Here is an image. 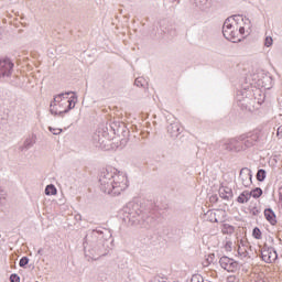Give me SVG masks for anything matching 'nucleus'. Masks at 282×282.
I'll list each match as a JSON object with an SVG mask.
<instances>
[{
	"label": "nucleus",
	"mask_w": 282,
	"mask_h": 282,
	"mask_svg": "<svg viewBox=\"0 0 282 282\" xmlns=\"http://www.w3.org/2000/svg\"><path fill=\"white\" fill-rule=\"evenodd\" d=\"M262 195H263V189H261L260 187H256L254 189L249 192V196L253 197L254 199H259V197H261Z\"/></svg>",
	"instance_id": "nucleus-20"
},
{
	"label": "nucleus",
	"mask_w": 282,
	"mask_h": 282,
	"mask_svg": "<svg viewBox=\"0 0 282 282\" xmlns=\"http://www.w3.org/2000/svg\"><path fill=\"white\" fill-rule=\"evenodd\" d=\"M252 32L250 20L242 17L228 18L223 26V34L227 41L239 43L241 39H246Z\"/></svg>",
	"instance_id": "nucleus-3"
},
{
	"label": "nucleus",
	"mask_w": 282,
	"mask_h": 282,
	"mask_svg": "<svg viewBox=\"0 0 282 282\" xmlns=\"http://www.w3.org/2000/svg\"><path fill=\"white\" fill-rule=\"evenodd\" d=\"M210 202H217V195L210 197Z\"/></svg>",
	"instance_id": "nucleus-38"
},
{
	"label": "nucleus",
	"mask_w": 282,
	"mask_h": 282,
	"mask_svg": "<svg viewBox=\"0 0 282 282\" xmlns=\"http://www.w3.org/2000/svg\"><path fill=\"white\" fill-rule=\"evenodd\" d=\"M69 94L72 93H62V94H58L54 97L53 101H51V105H50V112L52 113V116H58V107H61V102H62V98L61 96H69Z\"/></svg>",
	"instance_id": "nucleus-11"
},
{
	"label": "nucleus",
	"mask_w": 282,
	"mask_h": 282,
	"mask_svg": "<svg viewBox=\"0 0 282 282\" xmlns=\"http://www.w3.org/2000/svg\"><path fill=\"white\" fill-rule=\"evenodd\" d=\"M48 130L51 131V133L53 135H61V133H63V129H58V128H52L50 127Z\"/></svg>",
	"instance_id": "nucleus-29"
},
{
	"label": "nucleus",
	"mask_w": 282,
	"mask_h": 282,
	"mask_svg": "<svg viewBox=\"0 0 282 282\" xmlns=\"http://www.w3.org/2000/svg\"><path fill=\"white\" fill-rule=\"evenodd\" d=\"M77 219H80V216H78Z\"/></svg>",
	"instance_id": "nucleus-45"
},
{
	"label": "nucleus",
	"mask_w": 282,
	"mask_h": 282,
	"mask_svg": "<svg viewBox=\"0 0 282 282\" xmlns=\"http://www.w3.org/2000/svg\"><path fill=\"white\" fill-rule=\"evenodd\" d=\"M241 135L246 149H251V147H256L261 142H265L268 138V134H265V132L261 130H254L252 132H248Z\"/></svg>",
	"instance_id": "nucleus-6"
},
{
	"label": "nucleus",
	"mask_w": 282,
	"mask_h": 282,
	"mask_svg": "<svg viewBox=\"0 0 282 282\" xmlns=\"http://www.w3.org/2000/svg\"><path fill=\"white\" fill-rule=\"evenodd\" d=\"M37 254H43V249H39Z\"/></svg>",
	"instance_id": "nucleus-39"
},
{
	"label": "nucleus",
	"mask_w": 282,
	"mask_h": 282,
	"mask_svg": "<svg viewBox=\"0 0 282 282\" xmlns=\"http://www.w3.org/2000/svg\"><path fill=\"white\" fill-rule=\"evenodd\" d=\"M278 137L282 138V126L278 128Z\"/></svg>",
	"instance_id": "nucleus-35"
},
{
	"label": "nucleus",
	"mask_w": 282,
	"mask_h": 282,
	"mask_svg": "<svg viewBox=\"0 0 282 282\" xmlns=\"http://www.w3.org/2000/svg\"><path fill=\"white\" fill-rule=\"evenodd\" d=\"M70 94H73V96L67 101L68 102L67 109L58 112V116H61L62 118L63 116H65V113H69V111H72V109L76 107V102H78V96H76V93L70 91Z\"/></svg>",
	"instance_id": "nucleus-14"
},
{
	"label": "nucleus",
	"mask_w": 282,
	"mask_h": 282,
	"mask_svg": "<svg viewBox=\"0 0 282 282\" xmlns=\"http://www.w3.org/2000/svg\"><path fill=\"white\" fill-rule=\"evenodd\" d=\"M134 85L135 87H147L149 83L147 82V79H144V77H137L134 80Z\"/></svg>",
	"instance_id": "nucleus-21"
},
{
	"label": "nucleus",
	"mask_w": 282,
	"mask_h": 282,
	"mask_svg": "<svg viewBox=\"0 0 282 282\" xmlns=\"http://www.w3.org/2000/svg\"><path fill=\"white\" fill-rule=\"evenodd\" d=\"M155 221H158V215L153 212L145 210L141 214L138 226H141V228H153V226H155Z\"/></svg>",
	"instance_id": "nucleus-9"
},
{
	"label": "nucleus",
	"mask_w": 282,
	"mask_h": 282,
	"mask_svg": "<svg viewBox=\"0 0 282 282\" xmlns=\"http://www.w3.org/2000/svg\"><path fill=\"white\" fill-rule=\"evenodd\" d=\"M261 257H262V261H264V263H270V260H269L270 250H263L261 252Z\"/></svg>",
	"instance_id": "nucleus-26"
},
{
	"label": "nucleus",
	"mask_w": 282,
	"mask_h": 282,
	"mask_svg": "<svg viewBox=\"0 0 282 282\" xmlns=\"http://www.w3.org/2000/svg\"><path fill=\"white\" fill-rule=\"evenodd\" d=\"M12 67H14V64L11 63L10 59H0V69H2V72H10Z\"/></svg>",
	"instance_id": "nucleus-18"
},
{
	"label": "nucleus",
	"mask_w": 282,
	"mask_h": 282,
	"mask_svg": "<svg viewBox=\"0 0 282 282\" xmlns=\"http://www.w3.org/2000/svg\"><path fill=\"white\" fill-rule=\"evenodd\" d=\"M264 217L267 221L270 223L271 226H274L276 224V215L271 208L264 209Z\"/></svg>",
	"instance_id": "nucleus-16"
},
{
	"label": "nucleus",
	"mask_w": 282,
	"mask_h": 282,
	"mask_svg": "<svg viewBox=\"0 0 282 282\" xmlns=\"http://www.w3.org/2000/svg\"><path fill=\"white\" fill-rule=\"evenodd\" d=\"M269 260H270V263L276 260V251L269 250Z\"/></svg>",
	"instance_id": "nucleus-32"
},
{
	"label": "nucleus",
	"mask_w": 282,
	"mask_h": 282,
	"mask_svg": "<svg viewBox=\"0 0 282 282\" xmlns=\"http://www.w3.org/2000/svg\"><path fill=\"white\" fill-rule=\"evenodd\" d=\"M77 219H80V216H78Z\"/></svg>",
	"instance_id": "nucleus-44"
},
{
	"label": "nucleus",
	"mask_w": 282,
	"mask_h": 282,
	"mask_svg": "<svg viewBox=\"0 0 282 282\" xmlns=\"http://www.w3.org/2000/svg\"><path fill=\"white\" fill-rule=\"evenodd\" d=\"M242 96V98H250L252 96V90L245 88L243 90L238 91L237 97Z\"/></svg>",
	"instance_id": "nucleus-23"
},
{
	"label": "nucleus",
	"mask_w": 282,
	"mask_h": 282,
	"mask_svg": "<svg viewBox=\"0 0 282 282\" xmlns=\"http://www.w3.org/2000/svg\"><path fill=\"white\" fill-rule=\"evenodd\" d=\"M191 282H204V278L199 274H194L191 279Z\"/></svg>",
	"instance_id": "nucleus-31"
},
{
	"label": "nucleus",
	"mask_w": 282,
	"mask_h": 282,
	"mask_svg": "<svg viewBox=\"0 0 282 282\" xmlns=\"http://www.w3.org/2000/svg\"><path fill=\"white\" fill-rule=\"evenodd\" d=\"M252 215H259V209L253 208V209H252Z\"/></svg>",
	"instance_id": "nucleus-37"
},
{
	"label": "nucleus",
	"mask_w": 282,
	"mask_h": 282,
	"mask_svg": "<svg viewBox=\"0 0 282 282\" xmlns=\"http://www.w3.org/2000/svg\"><path fill=\"white\" fill-rule=\"evenodd\" d=\"M256 177L258 182H263L265 180V170H258Z\"/></svg>",
	"instance_id": "nucleus-25"
},
{
	"label": "nucleus",
	"mask_w": 282,
	"mask_h": 282,
	"mask_svg": "<svg viewBox=\"0 0 282 282\" xmlns=\"http://www.w3.org/2000/svg\"><path fill=\"white\" fill-rule=\"evenodd\" d=\"M108 127V133H113L115 135H121V144H127L129 142V129L124 123L120 121H113L106 123Z\"/></svg>",
	"instance_id": "nucleus-7"
},
{
	"label": "nucleus",
	"mask_w": 282,
	"mask_h": 282,
	"mask_svg": "<svg viewBox=\"0 0 282 282\" xmlns=\"http://www.w3.org/2000/svg\"><path fill=\"white\" fill-rule=\"evenodd\" d=\"M219 263L224 270H227V272H235L239 268L238 261H235V259L226 256L220 258Z\"/></svg>",
	"instance_id": "nucleus-10"
},
{
	"label": "nucleus",
	"mask_w": 282,
	"mask_h": 282,
	"mask_svg": "<svg viewBox=\"0 0 282 282\" xmlns=\"http://www.w3.org/2000/svg\"><path fill=\"white\" fill-rule=\"evenodd\" d=\"M93 140L96 144H99V147H107V142L111 140V135H109V126L100 124L93 135Z\"/></svg>",
	"instance_id": "nucleus-8"
},
{
	"label": "nucleus",
	"mask_w": 282,
	"mask_h": 282,
	"mask_svg": "<svg viewBox=\"0 0 282 282\" xmlns=\"http://www.w3.org/2000/svg\"><path fill=\"white\" fill-rule=\"evenodd\" d=\"M237 202H238L239 204H248V202H250V192H248V191L242 192V193L238 196Z\"/></svg>",
	"instance_id": "nucleus-19"
},
{
	"label": "nucleus",
	"mask_w": 282,
	"mask_h": 282,
	"mask_svg": "<svg viewBox=\"0 0 282 282\" xmlns=\"http://www.w3.org/2000/svg\"><path fill=\"white\" fill-rule=\"evenodd\" d=\"M12 73L10 72H0V83H8L10 80Z\"/></svg>",
	"instance_id": "nucleus-22"
},
{
	"label": "nucleus",
	"mask_w": 282,
	"mask_h": 282,
	"mask_svg": "<svg viewBox=\"0 0 282 282\" xmlns=\"http://www.w3.org/2000/svg\"><path fill=\"white\" fill-rule=\"evenodd\" d=\"M215 258V254H210L207 259V263H213V259Z\"/></svg>",
	"instance_id": "nucleus-36"
},
{
	"label": "nucleus",
	"mask_w": 282,
	"mask_h": 282,
	"mask_svg": "<svg viewBox=\"0 0 282 282\" xmlns=\"http://www.w3.org/2000/svg\"><path fill=\"white\" fill-rule=\"evenodd\" d=\"M34 144H36V137H29L25 139L23 144L20 145L19 150L22 152L30 151Z\"/></svg>",
	"instance_id": "nucleus-15"
},
{
	"label": "nucleus",
	"mask_w": 282,
	"mask_h": 282,
	"mask_svg": "<svg viewBox=\"0 0 282 282\" xmlns=\"http://www.w3.org/2000/svg\"><path fill=\"white\" fill-rule=\"evenodd\" d=\"M142 213H144L142 205L133 202L128 203L122 209L123 220L129 221L132 226H138L142 218Z\"/></svg>",
	"instance_id": "nucleus-5"
},
{
	"label": "nucleus",
	"mask_w": 282,
	"mask_h": 282,
	"mask_svg": "<svg viewBox=\"0 0 282 282\" xmlns=\"http://www.w3.org/2000/svg\"><path fill=\"white\" fill-rule=\"evenodd\" d=\"M100 191L107 195H120L122 191L129 188V181L124 173L118 172L113 167L102 170L99 174Z\"/></svg>",
	"instance_id": "nucleus-1"
},
{
	"label": "nucleus",
	"mask_w": 282,
	"mask_h": 282,
	"mask_svg": "<svg viewBox=\"0 0 282 282\" xmlns=\"http://www.w3.org/2000/svg\"><path fill=\"white\" fill-rule=\"evenodd\" d=\"M274 43V40H272V36H267L264 40L265 47H272V44Z\"/></svg>",
	"instance_id": "nucleus-30"
},
{
	"label": "nucleus",
	"mask_w": 282,
	"mask_h": 282,
	"mask_svg": "<svg viewBox=\"0 0 282 282\" xmlns=\"http://www.w3.org/2000/svg\"><path fill=\"white\" fill-rule=\"evenodd\" d=\"M166 131L170 135V138H177L180 135V133H182V128L180 126V122L177 121H171L169 122L167 127H166Z\"/></svg>",
	"instance_id": "nucleus-12"
},
{
	"label": "nucleus",
	"mask_w": 282,
	"mask_h": 282,
	"mask_svg": "<svg viewBox=\"0 0 282 282\" xmlns=\"http://www.w3.org/2000/svg\"><path fill=\"white\" fill-rule=\"evenodd\" d=\"M11 282H21V278H19L17 274H11L10 276Z\"/></svg>",
	"instance_id": "nucleus-33"
},
{
	"label": "nucleus",
	"mask_w": 282,
	"mask_h": 282,
	"mask_svg": "<svg viewBox=\"0 0 282 282\" xmlns=\"http://www.w3.org/2000/svg\"><path fill=\"white\" fill-rule=\"evenodd\" d=\"M280 199L282 202V187L280 188Z\"/></svg>",
	"instance_id": "nucleus-40"
},
{
	"label": "nucleus",
	"mask_w": 282,
	"mask_h": 282,
	"mask_svg": "<svg viewBox=\"0 0 282 282\" xmlns=\"http://www.w3.org/2000/svg\"><path fill=\"white\" fill-rule=\"evenodd\" d=\"M228 228H229L230 232H232V227H231V226H229Z\"/></svg>",
	"instance_id": "nucleus-41"
},
{
	"label": "nucleus",
	"mask_w": 282,
	"mask_h": 282,
	"mask_svg": "<svg viewBox=\"0 0 282 282\" xmlns=\"http://www.w3.org/2000/svg\"><path fill=\"white\" fill-rule=\"evenodd\" d=\"M111 238V231H108L105 235V231L100 229H94L88 235H86L84 239V250L85 252H89V254L85 253V257H88V261L91 259L93 261H98L99 257H107V252H109V246L107 243V239Z\"/></svg>",
	"instance_id": "nucleus-2"
},
{
	"label": "nucleus",
	"mask_w": 282,
	"mask_h": 282,
	"mask_svg": "<svg viewBox=\"0 0 282 282\" xmlns=\"http://www.w3.org/2000/svg\"><path fill=\"white\" fill-rule=\"evenodd\" d=\"M240 178L245 186H250L252 184V171L248 167H243L240 170Z\"/></svg>",
	"instance_id": "nucleus-13"
},
{
	"label": "nucleus",
	"mask_w": 282,
	"mask_h": 282,
	"mask_svg": "<svg viewBox=\"0 0 282 282\" xmlns=\"http://www.w3.org/2000/svg\"><path fill=\"white\" fill-rule=\"evenodd\" d=\"M227 281L228 282H235V281H237V278L235 275H230V276L227 278Z\"/></svg>",
	"instance_id": "nucleus-34"
},
{
	"label": "nucleus",
	"mask_w": 282,
	"mask_h": 282,
	"mask_svg": "<svg viewBox=\"0 0 282 282\" xmlns=\"http://www.w3.org/2000/svg\"><path fill=\"white\" fill-rule=\"evenodd\" d=\"M246 144L243 143V137L239 135L231 139H225L215 144L214 151L219 155L220 160H224V155L228 153H241L246 151Z\"/></svg>",
	"instance_id": "nucleus-4"
},
{
	"label": "nucleus",
	"mask_w": 282,
	"mask_h": 282,
	"mask_svg": "<svg viewBox=\"0 0 282 282\" xmlns=\"http://www.w3.org/2000/svg\"><path fill=\"white\" fill-rule=\"evenodd\" d=\"M219 196L223 199H232V189L230 187H220L219 188Z\"/></svg>",
	"instance_id": "nucleus-17"
},
{
	"label": "nucleus",
	"mask_w": 282,
	"mask_h": 282,
	"mask_svg": "<svg viewBox=\"0 0 282 282\" xmlns=\"http://www.w3.org/2000/svg\"><path fill=\"white\" fill-rule=\"evenodd\" d=\"M63 98H65V96H61V99L63 100Z\"/></svg>",
	"instance_id": "nucleus-42"
},
{
	"label": "nucleus",
	"mask_w": 282,
	"mask_h": 282,
	"mask_svg": "<svg viewBox=\"0 0 282 282\" xmlns=\"http://www.w3.org/2000/svg\"><path fill=\"white\" fill-rule=\"evenodd\" d=\"M56 186L54 185H47L45 188V195H56Z\"/></svg>",
	"instance_id": "nucleus-24"
},
{
	"label": "nucleus",
	"mask_w": 282,
	"mask_h": 282,
	"mask_svg": "<svg viewBox=\"0 0 282 282\" xmlns=\"http://www.w3.org/2000/svg\"><path fill=\"white\" fill-rule=\"evenodd\" d=\"M28 263H30V259L28 257H22L20 259L19 265H20V268H25V265H28Z\"/></svg>",
	"instance_id": "nucleus-28"
},
{
	"label": "nucleus",
	"mask_w": 282,
	"mask_h": 282,
	"mask_svg": "<svg viewBox=\"0 0 282 282\" xmlns=\"http://www.w3.org/2000/svg\"><path fill=\"white\" fill-rule=\"evenodd\" d=\"M252 237H254V239H261V229H259V227L253 228Z\"/></svg>",
	"instance_id": "nucleus-27"
},
{
	"label": "nucleus",
	"mask_w": 282,
	"mask_h": 282,
	"mask_svg": "<svg viewBox=\"0 0 282 282\" xmlns=\"http://www.w3.org/2000/svg\"><path fill=\"white\" fill-rule=\"evenodd\" d=\"M239 101H241V98H238Z\"/></svg>",
	"instance_id": "nucleus-43"
}]
</instances>
